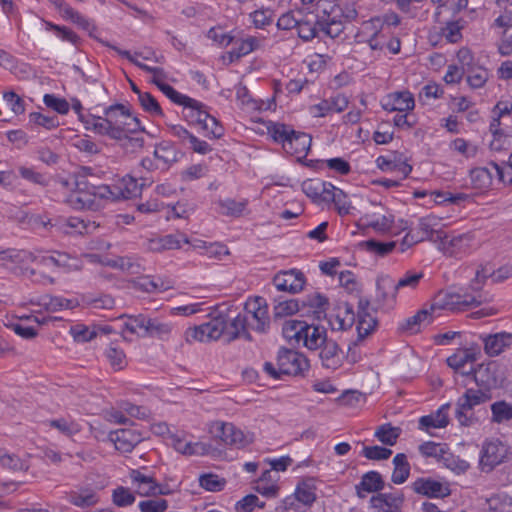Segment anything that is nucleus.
<instances>
[{
  "label": "nucleus",
  "instance_id": "f257e3e1",
  "mask_svg": "<svg viewBox=\"0 0 512 512\" xmlns=\"http://www.w3.org/2000/svg\"><path fill=\"white\" fill-rule=\"evenodd\" d=\"M273 308L274 319H280L298 313L301 317H308L313 320H322L327 317L329 299L315 292L304 296L302 299H275Z\"/></svg>",
  "mask_w": 512,
  "mask_h": 512
},
{
  "label": "nucleus",
  "instance_id": "f03ea898",
  "mask_svg": "<svg viewBox=\"0 0 512 512\" xmlns=\"http://www.w3.org/2000/svg\"><path fill=\"white\" fill-rule=\"evenodd\" d=\"M487 275L481 274V271L476 272L475 279L471 282V289L473 293L464 292H440L437 296V301L432 305L431 309H443L452 312L466 311L472 307H478L484 302L491 301V297L481 291Z\"/></svg>",
  "mask_w": 512,
  "mask_h": 512
},
{
  "label": "nucleus",
  "instance_id": "7ed1b4c3",
  "mask_svg": "<svg viewBox=\"0 0 512 512\" xmlns=\"http://www.w3.org/2000/svg\"><path fill=\"white\" fill-rule=\"evenodd\" d=\"M267 129L273 140L281 143L287 153L296 156L298 162L305 159L312 143L309 134L295 131L290 125L279 122L272 123Z\"/></svg>",
  "mask_w": 512,
  "mask_h": 512
},
{
  "label": "nucleus",
  "instance_id": "20e7f679",
  "mask_svg": "<svg viewBox=\"0 0 512 512\" xmlns=\"http://www.w3.org/2000/svg\"><path fill=\"white\" fill-rule=\"evenodd\" d=\"M492 394L480 387L478 389L468 388L456 402L455 417L461 426H471L477 418L473 409L491 400Z\"/></svg>",
  "mask_w": 512,
  "mask_h": 512
},
{
  "label": "nucleus",
  "instance_id": "39448f33",
  "mask_svg": "<svg viewBox=\"0 0 512 512\" xmlns=\"http://www.w3.org/2000/svg\"><path fill=\"white\" fill-rule=\"evenodd\" d=\"M512 449L498 438L486 439L481 448L479 467L482 472L489 473L498 465L510 461Z\"/></svg>",
  "mask_w": 512,
  "mask_h": 512
},
{
  "label": "nucleus",
  "instance_id": "423d86ee",
  "mask_svg": "<svg viewBox=\"0 0 512 512\" xmlns=\"http://www.w3.org/2000/svg\"><path fill=\"white\" fill-rule=\"evenodd\" d=\"M505 378L504 370L497 361L479 364L474 371L476 385L490 393L492 390L502 387Z\"/></svg>",
  "mask_w": 512,
  "mask_h": 512
},
{
  "label": "nucleus",
  "instance_id": "0eeeda50",
  "mask_svg": "<svg viewBox=\"0 0 512 512\" xmlns=\"http://www.w3.org/2000/svg\"><path fill=\"white\" fill-rule=\"evenodd\" d=\"M277 366L282 375H302L309 368L308 359L301 353L282 347L277 354Z\"/></svg>",
  "mask_w": 512,
  "mask_h": 512
},
{
  "label": "nucleus",
  "instance_id": "6e6552de",
  "mask_svg": "<svg viewBox=\"0 0 512 512\" xmlns=\"http://www.w3.org/2000/svg\"><path fill=\"white\" fill-rule=\"evenodd\" d=\"M209 433L214 438L221 440L224 444L237 448L245 447L251 442V439L232 423L215 421L211 423Z\"/></svg>",
  "mask_w": 512,
  "mask_h": 512
},
{
  "label": "nucleus",
  "instance_id": "1a4fd4ad",
  "mask_svg": "<svg viewBox=\"0 0 512 512\" xmlns=\"http://www.w3.org/2000/svg\"><path fill=\"white\" fill-rule=\"evenodd\" d=\"M108 438L114 443L118 451L121 453H130L145 439V435L138 429L122 428L111 431Z\"/></svg>",
  "mask_w": 512,
  "mask_h": 512
},
{
  "label": "nucleus",
  "instance_id": "9d476101",
  "mask_svg": "<svg viewBox=\"0 0 512 512\" xmlns=\"http://www.w3.org/2000/svg\"><path fill=\"white\" fill-rule=\"evenodd\" d=\"M273 284L279 291L296 294L304 289L306 278L301 270L293 268L279 271L273 277Z\"/></svg>",
  "mask_w": 512,
  "mask_h": 512
},
{
  "label": "nucleus",
  "instance_id": "9b49d317",
  "mask_svg": "<svg viewBox=\"0 0 512 512\" xmlns=\"http://www.w3.org/2000/svg\"><path fill=\"white\" fill-rule=\"evenodd\" d=\"M376 307L374 311L378 309L390 310L394 307L396 302L395 281L389 275H381L376 281Z\"/></svg>",
  "mask_w": 512,
  "mask_h": 512
},
{
  "label": "nucleus",
  "instance_id": "f8f14e48",
  "mask_svg": "<svg viewBox=\"0 0 512 512\" xmlns=\"http://www.w3.org/2000/svg\"><path fill=\"white\" fill-rule=\"evenodd\" d=\"M332 330H348L357 318L353 305L346 301H339L333 309V313L326 317Z\"/></svg>",
  "mask_w": 512,
  "mask_h": 512
},
{
  "label": "nucleus",
  "instance_id": "ddd939ff",
  "mask_svg": "<svg viewBox=\"0 0 512 512\" xmlns=\"http://www.w3.org/2000/svg\"><path fill=\"white\" fill-rule=\"evenodd\" d=\"M412 489L419 495L428 498H445L451 494L448 483H443L431 477H420L412 483Z\"/></svg>",
  "mask_w": 512,
  "mask_h": 512
},
{
  "label": "nucleus",
  "instance_id": "4468645a",
  "mask_svg": "<svg viewBox=\"0 0 512 512\" xmlns=\"http://www.w3.org/2000/svg\"><path fill=\"white\" fill-rule=\"evenodd\" d=\"M245 309L251 314L252 322H249L251 328L260 333L267 332L270 326V319L265 299L256 297L252 302L246 303Z\"/></svg>",
  "mask_w": 512,
  "mask_h": 512
},
{
  "label": "nucleus",
  "instance_id": "2eb2a0df",
  "mask_svg": "<svg viewBox=\"0 0 512 512\" xmlns=\"http://www.w3.org/2000/svg\"><path fill=\"white\" fill-rule=\"evenodd\" d=\"M132 486L140 496L155 497L157 494H164L160 490V484L152 475L142 473L140 470L132 469L129 472Z\"/></svg>",
  "mask_w": 512,
  "mask_h": 512
},
{
  "label": "nucleus",
  "instance_id": "dca6fc26",
  "mask_svg": "<svg viewBox=\"0 0 512 512\" xmlns=\"http://www.w3.org/2000/svg\"><path fill=\"white\" fill-rule=\"evenodd\" d=\"M417 232H420V235H424L425 239L430 240L433 239V236L436 233L437 238L441 239L443 249L449 255H454L456 253L455 249H460L464 241L470 240V238L466 234L458 235L448 240L447 236L442 237L441 232L433 230L431 225L427 223L425 219L420 220L419 230Z\"/></svg>",
  "mask_w": 512,
  "mask_h": 512
},
{
  "label": "nucleus",
  "instance_id": "f3484780",
  "mask_svg": "<svg viewBox=\"0 0 512 512\" xmlns=\"http://www.w3.org/2000/svg\"><path fill=\"white\" fill-rule=\"evenodd\" d=\"M381 106L388 112H407L415 107L414 96L411 92L396 91L386 95L382 101Z\"/></svg>",
  "mask_w": 512,
  "mask_h": 512
},
{
  "label": "nucleus",
  "instance_id": "a211bd4d",
  "mask_svg": "<svg viewBox=\"0 0 512 512\" xmlns=\"http://www.w3.org/2000/svg\"><path fill=\"white\" fill-rule=\"evenodd\" d=\"M137 132H146V130L145 127L141 125L139 118L133 117L131 126L121 130V138L116 140L121 142L122 148L126 151L131 153L137 152L141 150L145 144V140L142 136H132V134Z\"/></svg>",
  "mask_w": 512,
  "mask_h": 512
},
{
  "label": "nucleus",
  "instance_id": "6ab92c4d",
  "mask_svg": "<svg viewBox=\"0 0 512 512\" xmlns=\"http://www.w3.org/2000/svg\"><path fill=\"white\" fill-rule=\"evenodd\" d=\"M370 301L368 299L360 298L358 301L357 312V334L358 341L364 340L370 333H372L378 322L369 312Z\"/></svg>",
  "mask_w": 512,
  "mask_h": 512
},
{
  "label": "nucleus",
  "instance_id": "aec40b11",
  "mask_svg": "<svg viewBox=\"0 0 512 512\" xmlns=\"http://www.w3.org/2000/svg\"><path fill=\"white\" fill-rule=\"evenodd\" d=\"M153 156L161 163V170H168L184 156V153L179 151L173 142L163 140L155 145Z\"/></svg>",
  "mask_w": 512,
  "mask_h": 512
},
{
  "label": "nucleus",
  "instance_id": "412c9836",
  "mask_svg": "<svg viewBox=\"0 0 512 512\" xmlns=\"http://www.w3.org/2000/svg\"><path fill=\"white\" fill-rule=\"evenodd\" d=\"M348 99L343 94H337L324 99L320 103L313 105L310 110L315 117H325L333 112L340 113L348 106Z\"/></svg>",
  "mask_w": 512,
  "mask_h": 512
},
{
  "label": "nucleus",
  "instance_id": "4be33fe9",
  "mask_svg": "<svg viewBox=\"0 0 512 512\" xmlns=\"http://www.w3.org/2000/svg\"><path fill=\"white\" fill-rule=\"evenodd\" d=\"M103 113L110 126L117 127L121 130L131 126L132 123L127 122L126 119H132L134 117L129 107L121 103H116L104 108Z\"/></svg>",
  "mask_w": 512,
  "mask_h": 512
},
{
  "label": "nucleus",
  "instance_id": "5701e85b",
  "mask_svg": "<svg viewBox=\"0 0 512 512\" xmlns=\"http://www.w3.org/2000/svg\"><path fill=\"white\" fill-rule=\"evenodd\" d=\"M385 482L378 471H369L362 475L361 481L355 486L356 495L364 499L367 493L380 492L384 489Z\"/></svg>",
  "mask_w": 512,
  "mask_h": 512
},
{
  "label": "nucleus",
  "instance_id": "b1692460",
  "mask_svg": "<svg viewBox=\"0 0 512 512\" xmlns=\"http://www.w3.org/2000/svg\"><path fill=\"white\" fill-rule=\"evenodd\" d=\"M320 349L319 356L325 368L335 370L341 366L344 355L335 341L327 339Z\"/></svg>",
  "mask_w": 512,
  "mask_h": 512
},
{
  "label": "nucleus",
  "instance_id": "393cba45",
  "mask_svg": "<svg viewBox=\"0 0 512 512\" xmlns=\"http://www.w3.org/2000/svg\"><path fill=\"white\" fill-rule=\"evenodd\" d=\"M484 351L490 356H498L506 347L512 345V333L499 332L489 334L483 338Z\"/></svg>",
  "mask_w": 512,
  "mask_h": 512
},
{
  "label": "nucleus",
  "instance_id": "a878e982",
  "mask_svg": "<svg viewBox=\"0 0 512 512\" xmlns=\"http://www.w3.org/2000/svg\"><path fill=\"white\" fill-rule=\"evenodd\" d=\"M183 117L190 125H199L202 129H208L209 112L207 106L195 99V104L183 106Z\"/></svg>",
  "mask_w": 512,
  "mask_h": 512
},
{
  "label": "nucleus",
  "instance_id": "bb28decb",
  "mask_svg": "<svg viewBox=\"0 0 512 512\" xmlns=\"http://www.w3.org/2000/svg\"><path fill=\"white\" fill-rule=\"evenodd\" d=\"M113 189L116 191L117 201L122 199H131L141 194L142 185L138 184L136 178L126 175L117 179L113 183Z\"/></svg>",
  "mask_w": 512,
  "mask_h": 512
},
{
  "label": "nucleus",
  "instance_id": "cd10ccee",
  "mask_svg": "<svg viewBox=\"0 0 512 512\" xmlns=\"http://www.w3.org/2000/svg\"><path fill=\"white\" fill-rule=\"evenodd\" d=\"M450 406V403L443 404L435 413L422 416L419 419V429L428 431L430 428H445L448 426V410Z\"/></svg>",
  "mask_w": 512,
  "mask_h": 512
},
{
  "label": "nucleus",
  "instance_id": "c85d7f7f",
  "mask_svg": "<svg viewBox=\"0 0 512 512\" xmlns=\"http://www.w3.org/2000/svg\"><path fill=\"white\" fill-rule=\"evenodd\" d=\"M83 181L84 180L80 178L79 182L77 183V190L87 192L90 197L94 196L100 199L117 201L116 191L113 189V184L106 185Z\"/></svg>",
  "mask_w": 512,
  "mask_h": 512
},
{
  "label": "nucleus",
  "instance_id": "c756f323",
  "mask_svg": "<svg viewBox=\"0 0 512 512\" xmlns=\"http://www.w3.org/2000/svg\"><path fill=\"white\" fill-rule=\"evenodd\" d=\"M67 500L70 504L80 508L91 507L99 502L97 492L89 487H82L67 494Z\"/></svg>",
  "mask_w": 512,
  "mask_h": 512
},
{
  "label": "nucleus",
  "instance_id": "7c9ffc66",
  "mask_svg": "<svg viewBox=\"0 0 512 512\" xmlns=\"http://www.w3.org/2000/svg\"><path fill=\"white\" fill-rule=\"evenodd\" d=\"M308 323L309 329L303 333L302 342L305 347L310 350H316L322 347V344L327 340V332L323 326L314 323Z\"/></svg>",
  "mask_w": 512,
  "mask_h": 512
},
{
  "label": "nucleus",
  "instance_id": "2f4dec72",
  "mask_svg": "<svg viewBox=\"0 0 512 512\" xmlns=\"http://www.w3.org/2000/svg\"><path fill=\"white\" fill-rule=\"evenodd\" d=\"M433 320L432 314L426 310H419L415 315L408 317L400 325V329L409 334H416L422 327L428 326Z\"/></svg>",
  "mask_w": 512,
  "mask_h": 512
},
{
  "label": "nucleus",
  "instance_id": "473e14b6",
  "mask_svg": "<svg viewBox=\"0 0 512 512\" xmlns=\"http://www.w3.org/2000/svg\"><path fill=\"white\" fill-rule=\"evenodd\" d=\"M296 28L298 31V37L302 41H312L317 37V15L313 13H306L302 18L298 19Z\"/></svg>",
  "mask_w": 512,
  "mask_h": 512
},
{
  "label": "nucleus",
  "instance_id": "72a5a7b5",
  "mask_svg": "<svg viewBox=\"0 0 512 512\" xmlns=\"http://www.w3.org/2000/svg\"><path fill=\"white\" fill-rule=\"evenodd\" d=\"M309 329L307 321L304 320H287L282 327V334L290 343L294 341L299 344L302 341L303 333Z\"/></svg>",
  "mask_w": 512,
  "mask_h": 512
},
{
  "label": "nucleus",
  "instance_id": "f704fd0d",
  "mask_svg": "<svg viewBox=\"0 0 512 512\" xmlns=\"http://www.w3.org/2000/svg\"><path fill=\"white\" fill-rule=\"evenodd\" d=\"M95 39H97L102 45L106 46V47H109L111 49H113L114 51H116L120 56H122L123 58H126L128 61H130L131 63H133L134 65H136L138 68H140L141 70L147 72V73H151L153 75H160L161 77H166V74H165V71L163 68L161 67H151V66H148L138 60H136L129 51L127 50H122L120 49L119 47L111 44L110 42L108 41H105L103 39H99L97 37H94Z\"/></svg>",
  "mask_w": 512,
  "mask_h": 512
},
{
  "label": "nucleus",
  "instance_id": "c9c22d12",
  "mask_svg": "<svg viewBox=\"0 0 512 512\" xmlns=\"http://www.w3.org/2000/svg\"><path fill=\"white\" fill-rule=\"evenodd\" d=\"M479 354L480 352L473 349H459L447 358L446 363L454 371H460V369L465 368L467 363L476 361Z\"/></svg>",
  "mask_w": 512,
  "mask_h": 512
},
{
  "label": "nucleus",
  "instance_id": "e433bc0d",
  "mask_svg": "<svg viewBox=\"0 0 512 512\" xmlns=\"http://www.w3.org/2000/svg\"><path fill=\"white\" fill-rule=\"evenodd\" d=\"M315 490L316 487L313 483V478H307L301 480L297 484L294 493L297 495L298 501L301 505L310 507L317 499Z\"/></svg>",
  "mask_w": 512,
  "mask_h": 512
},
{
  "label": "nucleus",
  "instance_id": "4c0bfd02",
  "mask_svg": "<svg viewBox=\"0 0 512 512\" xmlns=\"http://www.w3.org/2000/svg\"><path fill=\"white\" fill-rule=\"evenodd\" d=\"M171 444L176 451L183 455H205L208 452L206 444L185 442L177 435L171 436Z\"/></svg>",
  "mask_w": 512,
  "mask_h": 512
},
{
  "label": "nucleus",
  "instance_id": "58836bf2",
  "mask_svg": "<svg viewBox=\"0 0 512 512\" xmlns=\"http://www.w3.org/2000/svg\"><path fill=\"white\" fill-rule=\"evenodd\" d=\"M394 470L391 476V481L394 484L404 483L409 475L411 466L407 460V456L404 453H398L393 458Z\"/></svg>",
  "mask_w": 512,
  "mask_h": 512
},
{
  "label": "nucleus",
  "instance_id": "ea45409f",
  "mask_svg": "<svg viewBox=\"0 0 512 512\" xmlns=\"http://www.w3.org/2000/svg\"><path fill=\"white\" fill-rule=\"evenodd\" d=\"M41 305L51 312L60 311L62 309H73L78 306L76 299H66L59 296L44 295L41 297Z\"/></svg>",
  "mask_w": 512,
  "mask_h": 512
},
{
  "label": "nucleus",
  "instance_id": "a19ab883",
  "mask_svg": "<svg viewBox=\"0 0 512 512\" xmlns=\"http://www.w3.org/2000/svg\"><path fill=\"white\" fill-rule=\"evenodd\" d=\"M91 120L95 122L92 123V126H87V130H92L101 136H108L113 140L121 138V129L110 126L104 116H99V118H91Z\"/></svg>",
  "mask_w": 512,
  "mask_h": 512
},
{
  "label": "nucleus",
  "instance_id": "79ce46f5",
  "mask_svg": "<svg viewBox=\"0 0 512 512\" xmlns=\"http://www.w3.org/2000/svg\"><path fill=\"white\" fill-rule=\"evenodd\" d=\"M401 434V428L394 427L390 423L380 425L374 436L384 445L393 446L396 444Z\"/></svg>",
  "mask_w": 512,
  "mask_h": 512
},
{
  "label": "nucleus",
  "instance_id": "37998d69",
  "mask_svg": "<svg viewBox=\"0 0 512 512\" xmlns=\"http://www.w3.org/2000/svg\"><path fill=\"white\" fill-rule=\"evenodd\" d=\"M86 96L95 107L101 106L107 99L108 90L99 80H93L85 89Z\"/></svg>",
  "mask_w": 512,
  "mask_h": 512
},
{
  "label": "nucleus",
  "instance_id": "c03bdc74",
  "mask_svg": "<svg viewBox=\"0 0 512 512\" xmlns=\"http://www.w3.org/2000/svg\"><path fill=\"white\" fill-rule=\"evenodd\" d=\"M155 85L166 97H168L175 104L181 106H187L190 105V103L195 104V99L178 92L174 87L167 83H157L155 81Z\"/></svg>",
  "mask_w": 512,
  "mask_h": 512
},
{
  "label": "nucleus",
  "instance_id": "a18cd8bd",
  "mask_svg": "<svg viewBox=\"0 0 512 512\" xmlns=\"http://www.w3.org/2000/svg\"><path fill=\"white\" fill-rule=\"evenodd\" d=\"M221 208L220 213L225 216L240 217L246 208L247 201L237 202L232 198L220 199L217 202Z\"/></svg>",
  "mask_w": 512,
  "mask_h": 512
},
{
  "label": "nucleus",
  "instance_id": "49530a36",
  "mask_svg": "<svg viewBox=\"0 0 512 512\" xmlns=\"http://www.w3.org/2000/svg\"><path fill=\"white\" fill-rule=\"evenodd\" d=\"M440 462L456 474L465 473L470 467V464L466 460L454 455L449 449L445 451Z\"/></svg>",
  "mask_w": 512,
  "mask_h": 512
},
{
  "label": "nucleus",
  "instance_id": "de8ad7c7",
  "mask_svg": "<svg viewBox=\"0 0 512 512\" xmlns=\"http://www.w3.org/2000/svg\"><path fill=\"white\" fill-rule=\"evenodd\" d=\"M368 252L375 253L378 256L384 257L391 253L396 247L395 241L380 242L375 239H369L360 243Z\"/></svg>",
  "mask_w": 512,
  "mask_h": 512
},
{
  "label": "nucleus",
  "instance_id": "09e8293b",
  "mask_svg": "<svg viewBox=\"0 0 512 512\" xmlns=\"http://www.w3.org/2000/svg\"><path fill=\"white\" fill-rule=\"evenodd\" d=\"M48 425L68 437L78 434L81 431V426L77 422L66 418L49 420Z\"/></svg>",
  "mask_w": 512,
  "mask_h": 512
},
{
  "label": "nucleus",
  "instance_id": "8fccbe9b",
  "mask_svg": "<svg viewBox=\"0 0 512 512\" xmlns=\"http://www.w3.org/2000/svg\"><path fill=\"white\" fill-rule=\"evenodd\" d=\"M228 328V320L224 316H218L205 323V329L210 341L219 339Z\"/></svg>",
  "mask_w": 512,
  "mask_h": 512
},
{
  "label": "nucleus",
  "instance_id": "3c124183",
  "mask_svg": "<svg viewBox=\"0 0 512 512\" xmlns=\"http://www.w3.org/2000/svg\"><path fill=\"white\" fill-rule=\"evenodd\" d=\"M492 421L502 423L512 420V404L502 400L491 405Z\"/></svg>",
  "mask_w": 512,
  "mask_h": 512
},
{
  "label": "nucleus",
  "instance_id": "603ef678",
  "mask_svg": "<svg viewBox=\"0 0 512 512\" xmlns=\"http://www.w3.org/2000/svg\"><path fill=\"white\" fill-rule=\"evenodd\" d=\"M149 324V317L139 314L130 316L125 323V328L131 333L138 334L141 337H147V327Z\"/></svg>",
  "mask_w": 512,
  "mask_h": 512
},
{
  "label": "nucleus",
  "instance_id": "864d4df0",
  "mask_svg": "<svg viewBox=\"0 0 512 512\" xmlns=\"http://www.w3.org/2000/svg\"><path fill=\"white\" fill-rule=\"evenodd\" d=\"M473 187L476 189L488 188L492 183V174L486 167L474 168L470 171Z\"/></svg>",
  "mask_w": 512,
  "mask_h": 512
},
{
  "label": "nucleus",
  "instance_id": "5fc2aeb1",
  "mask_svg": "<svg viewBox=\"0 0 512 512\" xmlns=\"http://www.w3.org/2000/svg\"><path fill=\"white\" fill-rule=\"evenodd\" d=\"M419 452L424 457H433L440 462L445 451L448 450V445L445 443H436L433 441H427L419 445Z\"/></svg>",
  "mask_w": 512,
  "mask_h": 512
},
{
  "label": "nucleus",
  "instance_id": "6e6d98bb",
  "mask_svg": "<svg viewBox=\"0 0 512 512\" xmlns=\"http://www.w3.org/2000/svg\"><path fill=\"white\" fill-rule=\"evenodd\" d=\"M488 512H512V498L497 494L487 500Z\"/></svg>",
  "mask_w": 512,
  "mask_h": 512
},
{
  "label": "nucleus",
  "instance_id": "4d7b16f0",
  "mask_svg": "<svg viewBox=\"0 0 512 512\" xmlns=\"http://www.w3.org/2000/svg\"><path fill=\"white\" fill-rule=\"evenodd\" d=\"M105 355L114 370H122L126 366V355L117 345L110 344Z\"/></svg>",
  "mask_w": 512,
  "mask_h": 512
},
{
  "label": "nucleus",
  "instance_id": "13d9d810",
  "mask_svg": "<svg viewBox=\"0 0 512 512\" xmlns=\"http://www.w3.org/2000/svg\"><path fill=\"white\" fill-rule=\"evenodd\" d=\"M199 483L200 486L207 491L219 492L224 489L226 480L216 474L208 473L200 476Z\"/></svg>",
  "mask_w": 512,
  "mask_h": 512
},
{
  "label": "nucleus",
  "instance_id": "bf43d9fd",
  "mask_svg": "<svg viewBox=\"0 0 512 512\" xmlns=\"http://www.w3.org/2000/svg\"><path fill=\"white\" fill-rule=\"evenodd\" d=\"M47 28L55 32V34L61 38L63 41H68L72 43L74 46L78 47L81 44L80 37L70 28L66 26H60L57 24H53L51 22H47Z\"/></svg>",
  "mask_w": 512,
  "mask_h": 512
},
{
  "label": "nucleus",
  "instance_id": "052dcab7",
  "mask_svg": "<svg viewBox=\"0 0 512 512\" xmlns=\"http://www.w3.org/2000/svg\"><path fill=\"white\" fill-rule=\"evenodd\" d=\"M138 101L143 110L153 116H163V110L156 98L149 92L140 94Z\"/></svg>",
  "mask_w": 512,
  "mask_h": 512
},
{
  "label": "nucleus",
  "instance_id": "680f3d73",
  "mask_svg": "<svg viewBox=\"0 0 512 512\" xmlns=\"http://www.w3.org/2000/svg\"><path fill=\"white\" fill-rule=\"evenodd\" d=\"M249 325V321L245 315L238 314L228 325L225 333L228 335V342L241 337V332Z\"/></svg>",
  "mask_w": 512,
  "mask_h": 512
},
{
  "label": "nucleus",
  "instance_id": "e2e57ef3",
  "mask_svg": "<svg viewBox=\"0 0 512 512\" xmlns=\"http://www.w3.org/2000/svg\"><path fill=\"white\" fill-rule=\"evenodd\" d=\"M29 123L44 127L47 130L55 129L60 125V122H59V119L57 116L44 115L40 112L30 113L29 114Z\"/></svg>",
  "mask_w": 512,
  "mask_h": 512
},
{
  "label": "nucleus",
  "instance_id": "0e129e2a",
  "mask_svg": "<svg viewBox=\"0 0 512 512\" xmlns=\"http://www.w3.org/2000/svg\"><path fill=\"white\" fill-rule=\"evenodd\" d=\"M172 327L168 323H163L157 319L149 318V324L147 327V337H158L165 339L171 333Z\"/></svg>",
  "mask_w": 512,
  "mask_h": 512
},
{
  "label": "nucleus",
  "instance_id": "69168bd1",
  "mask_svg": "<svg viewBox=\"0 0 512 512\" xmlns=\"http://www.w3.org/2000/svg\"><path fill=\"white\" fill-rule=\"evenodd\" d=\"M423 277V272L406 271L403 277L395 282V291H399L401 288L415 289Z\"/></svg>",
  "mask_w": 512,
  "mask_h": 512
},
{
  "label": "nucleus",
  "instance_id": "338daca9",
  "mask_svg": "<svg viewBox=\"0 0 512 512\" xmlns=\"http://www.w3.org/2000/svg\"><path fill=\"white\" fill-rule=\"evenodd\" d=\"M67 202L72 208L81 210L91 208L94 200L87 192L77 190L69 196Z\"/></svg>",
  "mask_w": 512,
  "mask_h": 512
},
{
  "label": "nucleus",
  "instance_id": "774afa93",
  "mask_svg": "<svg viewBox=\"0 0 512 512\" xmlns=\"http://www.w3.org/2000/svg\"><path fill=\"white\" fill-rule=\"evenodd\" d=\"M138 507L141 512H165L168 509V502L163 498H154L140 501Z\"/></svg>",
  "mask_w": 512,
  "mask_h": 512
}]
</instances>
